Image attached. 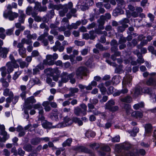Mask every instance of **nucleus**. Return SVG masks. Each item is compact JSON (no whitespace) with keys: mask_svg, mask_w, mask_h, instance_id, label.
<instances>
[{"mask_svg":"<svg viewBox=\"0 0 156 156\" xmlns=\"http://www.w3.org/2000/svg\"><path fill=\"white\" fill-rule=\"evenodd\" d=\"M58 112H52L50 113V117L52 120H56L58 119Z\"/></svg>","mask_w":156,"mask_h":156,"instance_id":"40","label":"nucleus"},{"mask_svg":"<svg viewBox=\"0 0 156 156\" xmlns=\"http://www.w3.org/2000/svg\"><path fill=\"white\" fill-rule=\"evenodd\" d=\"M101 149L105 151L108 152L110 150V147L107 145H104L101 147Z\"/></svg>","mask_w":156,"mask_h":156,"instance_id":"63","label":"nucleus"},{"mask_svg":"<svg viewBox=\"0 0 156 156\" xmlns=\"http://www.w3.org/2000/svg\"><path fill=\"white\" fill-rule=\"evenodd\" d=\"M122 9L118 7L117 8L113 10V15L115 16H116L120 14H123L124 11Z\"/></svg>","mask_w":156,"mask_h":156,"instance_id":"14","label":"nucleus"},{"mask_svg":"<svg viewBox=\"0 0 156 156\" xmlns=\"http://www.w3.org/2000/svg\"><path fill=\"white\" fill-rule=\"evenodd\" d=\"M36 102V101L34 98V97L31 96L25 99V105L27 109H28L29 110L30 109L33 108V106L30 105H29V104H33Z\"/></svg>","mask_w":156,"mask_h":156,"instance_id":"8","label":"nucleus"},{"mask_svg":"<svg viewBox=\"0 0 156 156\" xmlns=\"http://www.w3.org/2000/svg\"><path fill=\"white\" fill-rule=\"evenodd\" d=\"M19 16L18 14L15 12H13L12 10H9L6 12H4L3 16L6 19L8 18L10 20H13L17 18Z\"/></svg>","mask_w":156,"mask_h":156,"instance_id":"6","label":"nucleus"},{"mask_svg":"<svg viewBox=\"0 0 156 156\" xmlns=\"http://www.w3.org/2000/svg\"><path fill=\"white\" fill-rule=\"evenodd\" d=\"M126 41V37H121L119 41V43L120 44H124Z\"/></svg>","mask_w":156,"mask_h":156,"instance_id":"56","label":"nucleus"},{"mask_svg":"<svg viewBox=\"0 0 156 156\" xmlns=\"http://www.w3.org/2000/svg\"><path fill=\"white\" fill-rule=\"evenodd\" d=\"M98 87L99 88L102 94L103 95L105 94L106 91V89L104 86V83H101L99 84Z\"/></svg>","mask_w":156,"mask_h":156,"instance_id":"25","label":"nucleus"},{"mask_svg":"<svg viewBox=\"0 0 156 156\" xmlns=\"http://www.w3.org/2000/svg\"><path fill=\"white\" fill-rule=\"evenodd\" d=\"M63 9L59 11V14L61 16L63 17L68 12V8L66 7H63Z\"/></svg>","mask_w":156,"mask_h":156,"instance_id":"34","label":"nucleus"},{"mask_svg":"<svg viewBox=\"0 0 156 156\" xmlns=\"http://www.w3.org/2000/svg\"><path fill=\"white\" fill-rule=\"evenodd\" d=\"M142 89L143 93H147L150 94L151 93V89L148 87H144Z\"/></svg>","mask_w":156,"mask_h":156,"instance_id":"53","label":"nucleus"},{"mask_svg":"<svg viewBox=\"0 0 156 156\" xmlns=\"http://www.w3.org/2000/svg\"><path fill=\"white\" fill-rule=\"evenodd\" d=\"M12 63L11 62H8L6 64V66L7 67V71L8 74L13 72L14 70V68L13 67Z\"/></svg>","mask_w":156,"mask_h":156,"instance_id":"17","label":"nucleus"},{"mask_svg":"<svg viewBox=\"0 0 156 156\" xmlns=\"http://www.w3.org/2000/svg\"><path fill=\"white\" fill-rule=\"evenodd\" d=\"M73 122V119L72 120L70 118L66 116L64 118V122L58 123L56 126L58 128H62L69 126L71 125Z\"/></svg>","mask_w":156,"mask_h":156,"instance_id":"7","label":"nucleus"},{"mask_svg":"<svg viewBox=\"0 0 156 156\" xmlns=\"http://www.w3.org/2000/svg\"><path fill=\"white\" fill-rule=\"evenodd\" d=\"M87 68L84 66L79 67L76 70V74L78 79H82L83 76H87Z\"/></svg>","mask_w":156,"mask_h":156,"instance_id":"4","label":"nucleus"},{"mask_svg":"<svg viewBox=\"0 0 156 156\" xmlns=\"http://www.w3.org/2000/svg\"><path fill=\"white\" fill-rule=\"evenodd\" d=\"M73 122L77 123L79 126H81L83 125V123L82 121L79 118L75 117L73 118Z\"/></svg>","mask_w":156,"mask_h":156,"instance_id":"39","label":"nucleus"},{"mask_svg":"<svg viewBox=\"0 0 156 156\" xmlns=\"http://www.w3.org/2000/svg\"><path fill=\"white\" fill-rule=\"evenodd\" d=\"M124 61L126 64L129 63L130 62H131V64L133 66L136 65L138 63L137 61H133L132 57L130 56H129L128 59H125L124 60Z\"/></svg>","mask_w":156,"mask_h":156,"instance_id":"23","label":"nucleus"},{"mask_svg":"<svg viewBox=\"0 0 156 156\" xmlns=\"http://www.w3.org/2000/svg\"><path fill=\"white\" fill-rule=\"evenodd\" d=\"M143 93L142 88L139 86L136 87L135 88L134 94L135 96H138L141 94Z\"/></svg>","mask_w":156,"mask_h":156,"instance_id":"22","label":"nucleus"},{"mask_svg":"<svg viewBox=\"0 0 156 156\" xmlns=\"http://www.w3.org/2000/svg\"><path fill=\"white\" fill-rule=\"evenodd\" d=\"M80 107L83 109L82 110V115H86L87 114V105L83 103L81 104H80Z\"/></svg>","mask_w":156,"mask_h":156,"instance_id":"38","label":"nucleus"},{"mask_svg":"<svg viewBox=\"0 0 156 156\" xmlns=\"http://www.w3.org/2000/svg\"><path fill=\"white\" fill-rule=\"evenodd\" d=\"M69 90L70 93L74 95L75 93L78 91L79 89L77 88H71L69 89Z\"/></svg>","mask_w":156,"mask_h":156,"instance_id":"57","label":"nucleus"},{"mask_svg":"<svg viewBox=\"0 0 156 156\" xmlns=\"http://www.w3.org/2000/svg\"><path fill=\"white\" fill-rule=\"evenodd\" d=\"M0 135H2L3 136V139L4 140L3 142H5L9 137V135L7 133L5 130L2 132L0 131Z\"/></svg>","mask_w":156,"mask_h":156,"instance_id":"30","label":"nucleus"},{"mask_svg":"<svg viewBox=\"0 0 156 156\" xmlns=\"http://www.w3.org/2000/svg\"><path fill=\"white\" fill-rule=\"evenodd\" d=\"M75 74L74 73H72L69 74H68V73L66 72L62 73L61 75V81H59V86H62V83H66L69 81V78L73 77Z\"/></svg>","mask_w":156,"mask_h":156,"instance_id":"3","label":"nucleus"},{"mask_svg":"<svg viewBox=\"0 0 156 156\" xmlns=\"http://www.w3.org/2000/svg\"><path fill=\"white\" fill-rule=\"evenodd\" d=\"M41 138L38 137L33 138L30 141L31 144L34 145H38L41 142Z\"/></svg>","mask_w":156,"mask_h":156,"instance_id":"24","label":"nucleus"},{"mask_svg":"<svg viewBox=\"0 0 156 156\" xmlns=\"http://www.w3.org/2000/svg\"><path fill=\"white\" fill-rule=\"evenodd\" d=\"M12 91H10L9 89L8 88H6L4 90L3 95L5 96H9L10 93Z\"/></svg>","mask_w":156,"mask_h":156,"instance_id":"61","label":"nucleus"},{"mask_svg":"<svg viewBox=\"0 0 156 156\" xmlns=\"http://www.w3.org/2000/svg\"><path fill=\"white\" fill-rule=\"evenodd\" d=\"M33 108L35 109H38V110H39L41 108H42V107L40 103H38L34 104L33 105Z\"/></svg>","mask_w":156,"mask_h":156,"instance_id":"64","label":"nucleus"},{"mask_svg":"<svg viewBox=\"0 0 156 156\" xmlns=\"http://www.w3.org/2000/svg\"><path fill=\"white\" fill-rule=\"evenodd\" d=\"M30 83H31V86H32L35 84H41V81L37 78L35 77L32 79L30 81Z\"/></svg>","mask_w":156,"mask_h":156,"instance_id":"21","label":"nucleus"},{"mask_svg":"<svg viewBox=\"0 0 156 156\" xmlns=\"http://www.w3.org/2000/svg\"><path fill=\"white\" fill-rule=\"evenodd\" d=\"M95 136V133L92 131H87L85 133V136L89 138L90 137H94Z\"/></svg>","mask_w":156,"mask_h":156,"instance_id":"37","label":"nucleus"},{"mask_svg":"<svg viewBox=\"0 0 156 156\" xmlns=\"http://www.w3.org/2000/svg\"><path fill=\"white\" fill-rule=\"evenodd\" d=\"M3 44V41L0 40V57L5 58L7 57V55L9 51V48H3L2 47Z\"/></svg>","mask_w":156,"mask_h":156,"instance_id":"9","label":"nucleus"},{"mask_svg":"<svg viewBox=\"0 0 156 156\" xmlns=\"http://www.w3.org/2000/svg\"><path fill=\"white\" fill-rule=\"evenodd\" d=\"M115 102L114 100H110L109 101L105 104V109L110 110L112 107L113 106L115 105Z\"/></svg>","mask_w":156,"mask_h":156,"instance_id":"15","label":"nucleus"},{"mask_svg":"<svg viewBox=\"0 0 156 156\" xmlns=\"http://www.w3.org/2000/svg\"><path fill=\"white\" fill-rule=\"evenodd\" d=\"M144 103L143 102H141L140 103L135 104L134 105L133 107L134 109L137 110L139 109L140 108L144 107Z\"/></svg>","mask_w":156,"mask_h":156,"instance_id":"41","label":"nucleus"},{"mask_svg":"<svg viewBox=\"0 0 156 156\" xmlns=\"http://www.w3.org/2000/svg\"><path fill=\"white\" fill-rule=\"evenodd\" d=\"M137 61L138 63L140 64L143 63L144 62V58H143L142 55L138 57V58L137 59Z\"/></svg>","mask_w":156,"mask_h":156,"instance_id":"58","label":"nucleus"},{"mask_svg":"<svg viewBox=\"0 0 156 156\" xmlns=\"http://www.w3.org/2000/svg\"><path fill=\"white\" fill-rule=\"evenodd\" d=\"M48 35V33L47 32H45L44 34H41L40 35L37 39V40L40 41H43L45 39V37H46Z\"/></svg>","mask_w":156,"mask_h":156,"instance_id":"43","label":"nucleus"},{"mask_svg":"<svg viewBox=\"0 0 156 156\" xmlns=\"http://www.w3.org/2000/svg\"><path fill=\"white\" fill-rule=\"evenodd\" d=\"M39 110V119L40 120H44V110L43 107L41 108Z\"/></svg>","mask_w":156,"mask_h":156,"instance_id":"32","label":"nucleus"},{"mask_svg":"<svg viewBox=\"0 0 156 156\" xmlns=\"http://www.w3.org/2000/svg\"><path fill=\"white\" fill-rule=\"evenodd\" d=\"M90 39L94 40L95 38L96 35H94V30H91L89 32Z\"/></svg>","mask_w":156,"mask_h":156,"instance_id":"55","label":"nucleus"},{"mask_svg":"<svg viewBox=\"0 0 156 156\" xmlns=\"http://www.w3.org/2000/svg\"><path fill=\"white\" fill-rule=\"evenodd\" d=\"M133 132H131L130 135L133 136H135L137 133L139 131V129L136 127H134L133 130Z\"/></svg>","mask_w":156,"mask_h":156,"instance_id":"50","label":"nucleus"},{"mask_svg":"<svg viewBox=\"0 0 156 156\" xmlns=\"http://www.w3.org/2000/svg\"><path fill=\"white\" fill-rule=\"evenodd\" d=\"M32 148L33 146L30 144H25L23 147V149L28 152L31 151L32 150Z\"/></svg>","mask_w":156,"mask_h":156,"instance_id":"33","label":"nucleus"},{"mask_svg":"<svg viewBox=\"0 0 156 156\" xmlns=\"http://www.w3.org/2000/svg\"><path fill=\"white\" fill-rule=\"evenodd\" d=\"M72 141V140L71 138H68L62 144V145L63 147H66V146H70V144Z\"/></svg>","mask_w":156,"mask_h":156,"instance_id":"36","label":"nucleus"},{"mask_svg":"<svg viewBox=\"0 0 156 156\" xmlns=\"http://www.w3.org/2000/svg\"><path fill=\"white\" fill-rule=\"evenodd\" d=\"M123 108L124 109L127 115H129L131 114L133 110L131 108L130 105L128 104H124Z\"/></svg>","mask_w":156,"mask_h":156,"instance_id":"11","label":"nucleus"},{"mask_svg":"<svg viewBox=\"0 0 156 156\" xmlns=\"http://www.w3.org/2000/svg\"><path fill=\"white\" fill-rule=\"evenodd\" d=\"M42 125L43 127L45 129H51L55 127L52 126L51 123L48 122L46 120L42 122Z\"/></svg>","mask_w":156,"mask_h":156,"instance_id":"13","label":"nucleus"},{"mask_svg":"<svg viewBox=\"0 0 156 156\" xmlns=\"http://www.w3.org/2000/svg\"><path fill=\"white\" fill-rule=\"evenodd\" d=\"M14 96L12 92H11L10 93L9 97L6 98V101L7 103H10L11 102H12V98Z\"/></svg>","mask_w":156,"mask_h":156,"instance_id":"46","label":"nucleus"},{"mask_svg":"<svg viewBox=\"0 0 156 156\" xmlns=\"http://www.w3.org/2000/svg\"><path fill=\"white\" fill-rule=\"evenodd\" d=\"M105 16H102L100 17V19L98 20V21L99 22V24L104 25L105 23Z\"/></svg>","mask_w":156,"mask_h":156,"instance_id":"51","label":"nucleus"},{"mask_svg":"<svg viewBox=\"0 0 156 156\" xmlns=\"http://www.w3.org/2000/svg\"><path fill=\"white\" fill-rule=\"evenodd\" d=\"M146 154L145 150L143 149L137 150L134 149L133 150V152L128 151L126 154V156H137L140 154L144 156Z\"/></svg>","mask_w":156,"mask_h":156,"instance_id":"5","label":"nucleus"},{"mask_svg":"<svg viewBox=\"0 0 156 156\" xmlns=\"http://www.w3.org/2000/svg\"><path fill=\"white\" fill-rule=\"evenodd\" d=\"M131 116L136 118H140L143 117L142 112L139 111L133 112L131 113Z\"/></svg>","mask_w":156,"mask_h":156,"instance_id":"16","label":"nucleus"},{"mask_svg":"<svg viewBox=\"0 0 156 156\" xmlns=\"http://www.w3.org/2000/svg\"><path fill=\"white\" fill-rule=\"evenodd\" d=\"M21 23L20 22L16 23L15 25L16 28H20L21 30H23L25 29V27L23 26H21Z\"/></svg>","mask_w":156,"mask_h":156,"instance_id":"60","label":"nucleus"},{"mask_svg":"<svg viewBox=\"0 0 156 156\" xmlns=\"http://www.w3.org/2000/svg\"><path fill=\"white\" fill-rule=\"evenodd\" d=\"M75 44L77 46H82L85 43L83 41H80L78 40H75L74 41Z\"/></svg>","mask_w":156,"mask_h":156,"instance_id":"62","label":"nucleus"},{"mask_svg":"<svg viewBox=\"0 0 156 156\" xmlns=\"http://www.w3.org/2000/svg\"><path fill=\"white\" fill-rule=\"evenodd\" d=\"M58 54L54 53L53 55H47L46 56V59L43 61V64L49 66H52L55 64L57 66H61L62 65V62L61 61L58 60L57 61L55 60L57 59L58 58Z\"/></svg>","mask_w":156,"mask_h":156,"instance_id":"1","label":"nucleus"},{"mask_svg":"<svg viewBox=\"0 0 156 156\" xmlns=\"http://www.w3.org/2000/svg\"><path fill=\"white\" fill-rule=\"evenodd\" d=\"M22 72L20 71H18L15 73L13 75L12 79L14 80H16L19 77V76L21 74Z\"/></svg>","mask_w":156,"mask_h":156,"instance_id":"49","label":"nucleus"},{"mask_svg":"<svg viewBox=\"0 0 156 156\" xmlns=\"http://www.w3.org/2000/svg\"><path fill=\"white\" fill-rule=\"evenodd\" d=\"M146 84L148 86H153L156 87V81L153 78L151 77L146 82Z\"/></svg>","mask_w":156,"mask_h":156,"instance_id":"19","label":"nucleus"},{"mask_svg":"<svg viewBox=\"0 0 156 156\" xmlns=\"http://www.w3.org/2000/svg\"><path fill=\"white\" fill-rule=\"evenodd\" d=\"M73 6V4L72 2H69L68 4L64 5L63 7H66L68 8V10L69 9L70 10Z\"/></svg>","mask_w":156,"mask_h":156,"instance_id":"52","label":"nucleus"},{"mask_svg":"<svg viewBox=\"0 0 156 156\" xmlns=\"http://www.w3.org/2000/svg\"><path fill=\"white\" fill-rule=\"evenodd\" d=\"M17 62L19 63L20 66L22 69H23L25 67H27L29 65V64L28 63H27L25 61H22L20 59L17 60Z\"/></svg>","mask_w":156,"mask_h":156,"instance_id":"27","label":"nucleus"},{"mask_svg":"<svg viewBox=\"0 0 156 156\" xmlns=\"http://www.w3.org/2000/svg\"><path fill=\"white\" fill-rule=\"evenodd\" d=\"M129 44L128 45L129 46H131V47H134L136 46L138 43L136 39H133L131 41V44L130 42H128Z\"/></svg>","mask_w":156,"mask_h":156,"instance_id":"48","label":"nucleus"},{"mask_svg":"<svg viewBox=\"0 0 156 156\" xmlns=\"http://www.w3.org/2000/svg\"><path fill=\"white\" fill-rule=\"evenodd\" d=\"M118 7L121 9H124L126 6V3L124 0H116Z\"/></svg>","mask_w":156,"mask_h":156,"instance_id":"18","label":"nucleus"},{"mask_svg":"<svg viewBox=\"0 0 156 156\" xmlns=\"http://www.w3.org/2000/svg\"><path fill=\"white\" fill-rule=\"evenodd\" d=\"M18 51L19 54L23 58H24L26 56V49L24 47L23 48L18 49Z\"/></svg>","mask_w":156,"mask_h":156,"instance_id":"31","label":"nucleus"},{"mask_svg":"<svg viewBox=\"0 0 156 156\" xmlns=\"http://www.w3.org/2000/svg\"><path fill=\"white\" fill-rule=\"evenodd\" d=\"M112 81L114 84H117L120 82L119 78L117 76H114L112 78Z\"/></svg>","mask_w":156,"mask_h":156,"instance_id":"45","label":"nucleus"},{"mask_svg":"<svg viewBox=\"0 0 156 156\" xmlns=\"http://www.w3.org/2000/svg\"><path fill=\"white\" fill-rule=\"evenodd\" d=\"M90 146L93 149L97 150L99 148L100 145L99 144L95 143L90 144Z\"/></svg>","mask_w":156,"mask_h":156,"instance_id":"59","label":"nucleus"},{"mask_svg":"<svg viewBox=\"0 0 156 156\" xmlns=\"http://www.w3.org/2000/svg\"><path fill=\"white\" fill-rule=\"evenodd\" d=\"M21 41L23 42L24 44H26L27 45H30L32 43V41L31 40L28 38L26 39L25 38H23L21 40Z\"/></svg>","mask_w":156,"mask_h":156,"instance_id":"42","label":"nucleus"},{"mask_svg":"<svg viewBox=\"0 0 156 156\" xmlns=\"http://www.w3.org/2000/svg\"><path fill=\"white\" fill-rule=\"evenodd\" d=\"M120 147L122 149L126 150H128L131 148V151H126L125 152V155L128 151L133 152V150L134 149V148L133 147V146L128 142H125L121 144L120 146Z\"/></svg>","mask_w":156,"mask_h":156,"instance_id":"10","label":"nucleus"},{"mask_svg":"<svg viewBox=\"0 0 156 156\" xmlns=\"http://www.w3.org/2000/svg\"><path fill=\"white\" fill-rule=\"evenodd\" d=\"M19 13L20 16L19 17V21L20 23H23L26 16L22 11H20Z\"/></svg>","mask_w":156,"mask_h":156,"instance_id":"20","label":"nucleus"},{"mask_svg":"<svg viewBox=\"0 0 156 156\" xmlns=\"http://www.w3.org/2000/svg\"><path fill=\"white\" fill-rule=\"evenodd\" d=\"M145 132L146 134L151 132L152 130V126L150 124H147L145 125Z\"/></svg>","mask_w":156,"mask_h":156,"instance_id":"28","label":"nucleus"},{"mask_svg":"<svg viewBox=\"0 0 156 156\" xmlns=\"http://www.w3.org/2000/svg\"><path fill=\"white\" fill-rule=\"evenodd\" d=\"M122 66H119L116 67L115 69V72L118 73H121L123 72V71L122 69Z\"/></svg>","mask_w":156,"mask_h":156,"instance_id":"44","label":"nucleus"},{"mask_svg":"<svg viewBox=\"0 0 156 156\" xmlns=\"http://www.w3.org/2000/svg\"><path fill=\"white\" fill-rule=\"evenodd\" d=\"M16 131L19 132L18 136L22 137L25 135V133L23 128L20 126H18L16 129Z\"/></svg>","mask_w":156,"mask_h":156,"instance_id":"12","label":"nucleus"},{"mask_svg":"<svg viewBox=\"0 0 156 156\" xmlns=\"http://www.w3.org/2000/svg\"><path fill=\"white\" fill-rule=\"evenodd\" d=\"M6 69L5 67L4 66L0 68V70L2 72V75L3 77L5 76L7 74Z\"/></svg>","mask_w":156,"mask_h":156,"instance_id":"54","label":"nucleus"},{"mask_svg":"<svg viewBox=\"0 0 156 156\" xmlns=\"http://www.w3.org/2000/svg\"><path fill=\"white\" fill-rule=\"evenodd\" d=\"M82 110L78 107L75 108L74 109V113L77 116H80V114H82Z\"/></svg>","mask_w":156,"mask_h":156,"instance_id":"29","label":"nucleus"},{"mask_svg":"<svg viewBox=\"0 0 156 156\" xmlns=\"http://www.w3.org/2000/svg\"><path fill=\"white\" fill-rule=\"evenodd\" d=\"M120 100L123 102L129 103L131 102L132 99L130 96H127L124 98H121Z\"/></svg>","mask_w":156,"mask_h":156,"instance_id":"26","label":"nucleus"},{"mask_svg":"<svg viewBox=\"0 0 156 156\" xmlns=\"http://www.w3.org/2000/svg\"><path fill=\"white\" fill-rule=\"evenodd\" d=\"M128 26L127 24H122L121 26H119L118 27V31L120 32H122L125 30L126 28L128 27Z\"/></svg>","mask_w":156,"mask_h":156,"instance_id":"35","label":"nucleus"},{"mask_svg":"<svg viewBox=\"0 0 156 156\" xmlns=\"http://www.w3.org/2000/svg\"><path fill=\"white\" fill-rule=\"evenodd\" d=\"M132 76L130 75H127L125 77H124L122 81V85L123 88L121 90L118 91L117 92L115 93L113 95L115 96H119L121 94H126L127 93L128 91V89L124 87L125 85H128L129 86L131 85V81L132 80Z\"/></svg>","mask_w":156,"mask_h":156,"instance_id":"2","label":"nucleus"},{"mask_svg":"<svg viewBox=\"0 0 156 156\" xmlns=\"http://www.w3.org/2000/svg\"><path fill=\"white\" fill-rule=\"evenodd\" d=\"M26 37L30 40L32 39L35 40L37 38V35L36 34H30L29 35H27Z\"/></svg>","mask_w":156,"mask_h":156,"instance_id":"47","label":"nucleus"}]
</instances>
